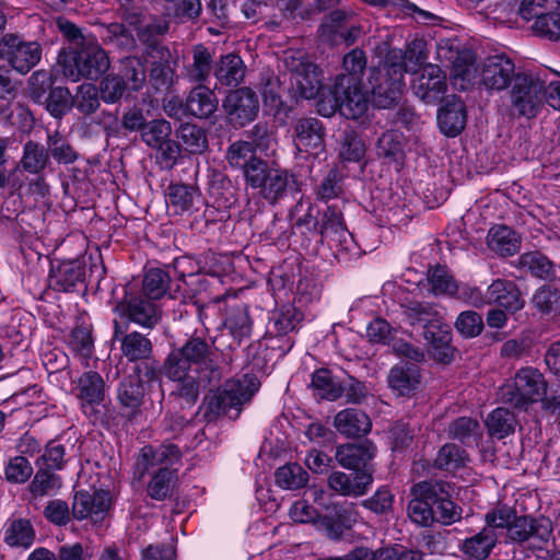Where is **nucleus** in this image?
<instances>
[{"label":"nucleus","mask_w":560,"mask_h":560,"mask_svg":"<svg viewBox=\"0 0 560 560\" xmlns=\"http://www.w3.org/2000/svg\"><path fill=\"white\" fill-rule=\"evenodd\" d=\"M432 493L423 498H415L408 504L409 518L420 526H431L434 523Z\"/></svg>","instance_id":"09e8293b"},{"label":"nucleus","mask_w":560,"mask_h":560,"mask_svg":"<svg viewBox=\"0 0 560 560\" xmlns=\"http://www.w3.org/2000/svg\"><path fill=\"white\" fill-rule=\"evenodd\" d=\"M334 427L342 435L357 438L368 434L372 423L365 412L355 408H348L335 416Z\"/></svg>","instance_id":"a878e982"},{"label":"nucleus","mask_w":560,"mask_h":560,"mask_svg":"<svg viewBox=\"0 0 560 560\" xmlns=\"http://www.w3.org/2000/svg\"><path fill=\"white\" fill-rule=\"evenodd\" d=\"M100 97L106 104H115L117 103L124 95V93L129 90L125 78H121L120 74H107L100 82Z\"/></svg>","instance_id":"864d4df0"},{"label":"nucleus","mask_w":560,"mask_h":560,"mask_svg":"<svg viewBox=\"0 0 560 560\" xmlns=\"http://www.w3.org/2000/svg\"><path fill=\"white\" fill-rule=\"evenodd\" d=\"M179 139L184 149L192 154H200L208 147L205 131L196 125H183L179 130Z\"/></svg>","instance_id":"603ef678"},{"label":"nucleus","mask_w":560,"mask_h":560,"mask_svg":"<svg viewBox=\"0 0 560 560\" xmlns=\"http://www.w3.org/2000/svg\"><path fill=\"white\" fill-rule=\"evenodd\" d=\"M295 145L299 151L310 152L323 147V126L316 118L300 119L295 126Z\"/></svg>","instance_id":"c85d7f7f"},{"label":"nucleus","mask_w":560,"mask_h":560,"mask_svg":"<svg viewBox=\"0 0 560 560\" xmlns=\"http://www.w3.org/2000/svg\"><path fill=\"white\" fill-rule=\"evenodd\" d=\"M255 144L248 141L233 142L228 149L226 159L231 166L243 168L247 185L259 188L261 196L275 203L285 195L292 175L287 170L255 156L256 149L268 151L272 141L265 131L258 136L260 128L255 127Z\"/></svg>","instance_id":"f257e3e1"},{"label":"nucleus","mask_w":560,"mask_h":560,"mask_svg":"<svg viewBox=\"0 0 560 560\" xmlns=\"http://www.w3.org/2000/svg\"><path fill=\"white\" fill-rule=\"evenodd\" d=\"M419 382V371L413 364L397 365L390 370L388 375L389 387L400 396L410 395Z\"/></svg>","instance_id":"72a5a7b5"},{"label":"nucleus","mask_w":560,"mask_h":560,"mask_svg":"<svg viewBox=\"0 0 560 560\" xmlns=\"http://www.w3.org/2000/svg\"><path fill=\"white\" fill-rule=\"evenodd\" d=\"M512 108L518 116L534 118L544 106V81L526 73H517L509 90Z\"/></svg>","instance_id":"1a4fd4ad"},{"label":"nucleus","mask_w":560,"mask_h":560,"mask_svg":"<svg viewBox=\"0 0 560 560\" xmlns=\"http://www.w3.org/2000/svg\"><path fill=\"white\" fill-rule=\"evenodd\" d=\"M347 19L348 14L343 11L337 10L331 12L320 25V39L331 45L340 44V36L345 28V21Z\"/></svg>","instance_id":"8fccbe9b"},{"label":"nucleus","mask_w":560,"mask_h":560,"mask_svg":"<svg viewBox=\"0 0 560 560\" xmlns=\"http://www.w3.org/2000/svg\"><path fill=\"white\" fill-rule=\"evenodd\" d=\"M312 385L320 398L335 400L341 395V388L334 382L328 370H317L313 374Z\"/></svg>","instance_id":"4d7b16f0"},{"label":"nucleus","mask_w":560,"mask_h":560,"mask_svg":"<svg viewBox=\"0 0 560 560\" xmlns=\"http://www.w3.org/2000/svg\"><path fill=\"white\" fill-rule=\"evenodd\" d=\"M105 396V383L102 376L93 371L83 373L78 380L77 397L80 400L81 407L85 413L89 409L100 405Z\"/></svg>","instance_id":"5701e85b"},{"label":"nucleus","mask_w":560,"mask_h":560,"mask_svg":"<svg viewBox=\"0 0 560 560\" xmlns=\"http://www.w3.org/2000/svg\"><path fill=\"white\" fill-rule=\"evenodd\" d=\"M42 50L34 42H23L8 34L0 40V57L20 73L28 72L40 60Z\"/></svg>","instance_id":"9b49d317"},{"label":"nucleus","mask_w":560,"mask_h":560,"mask_svg":"<svg viewBox=\"0 0 560 560\" xmlns=\"http://www.w3.org/2000/svg\"><path fill=\"white\" fill-rule=\"evenodd\" d=\"M260 386L255 375L244 374L241 378L228 381L223 388L208 399V408L213 413H228L248 402Z\"/></svg>","instance_id":"9d476101"},{"label":"nucleus","mask_w":560,"mask_h":560,"mask_svg":"<svg viewBox=\"0 0 560 560\" xmlns=\"http://www.w3.org/2000/svg\"><path fill=\"white\" fill-rule=\"evenodd\" d=\"M428 281L431 291L435 294L457 295L462 298L463 294L458 292V287L448 270L442 266H435L428 271Z\"/></svg>","instance_id":"a18cd8bd"},{"label":"nucleus","mask_w":560,"mask_h":560,"mask_svg":"<svg viewBox=\"0 0 560 560\" xmlns=\"http://www.w3.org/2000/svg\"><path fill=\"white\" fill-rule=\"evenodd\" d=\"M415 94L427 104L440 102L447 90L446 74L436 65H425L412 82Z\"/></svg>","instance_id":"2eb2a0df"},{"label":"nucleus","mask_w":560,"mask_h":560,"mask_svg":"<svg viewBox=\"0 0 560 560\" xmlns=\"http://www.w3.org/2000/svg\"><path fill=\"white\" fill-rule=\"evenodd\" d=\"M98 91L92 83L81 84L73 98V105L84 115L94 113L100 107Z\"/></svg>","instance_id":"5fc2aeb1"},{"label":"nucleus","mask_w":560,"mask_h":560,"mask_svg":"<svg viewBox=\"0 0 560 560\" xmlns=\"http://www.w3.org/2000/svg\"><path fill=\"white\" fill-rule=\"evenodd\" d=\"M469 460L467 453L455 444L442 446L435 458V465L440 469L455 471L464 467Z\"/></svg>","instance_id":"de8ad7c7"},{"label":"nucleus","mask_w":560,"mask_h":560,"mask_svg":"<svg viewBox=\"0 0 560 560\" xmlns=\"http://www.w3.org/2000/svg\"><path fill=\"white\" fill-rule=\"evenodd\" d=\"M423 48L424 43L415 39L408 44L404 56L400 50H392L385 65L372 70L370 84L377 107L388 108L399 102L405 88L404 73L416 71L424 62L427 56Z\"/></svg>","instance_id":"f03ea898"},{"label":"nucleus","mask_w":560,"mask_h":560,"mask_svg":"<svg viewBox=\"0 0 560 560\" xmlns=\"http://www.w3.org/2000/svg\"><path fill=\"white\" fill-rule=\"evenodd\" d=\"M174 81V69L170 62L164 60L162 52L161 61L154 62L150 70V82L156 91L168 90Z\"/></svg>","instance_id":"0e129e2a"},{"label":"nucleus","mask_w":560,"mask_h":560,"mask_svg":"<svg viewBox=\"0 0 560 560\" xmlns=\"http://www.w3.org/2000/svg\"><path fill=\"white\" fill-rule=\"evenodd\" d=\"M121 78H125L128 89L139 91L145 81V69L139 58L129 57L122 61Z\"/></svg>","instance_id":"6e6d98bb"},{"label":"nucleus","mask_w":560,"mask_h":560,"mask_svg":"<svg viewBox=\"0 0 560 560\" xmlns=\"http://www.w3.org/2000/svg\"><path fill=\"white\" fill-rule=\"evenodd\" d=\"M373 482L371 472H357L354 476L335 471L328 478V486L335 492L347 497H361L368 492Z\"/></svg>","instance_id":"412c9836"},{"label":"nucleus","mask_w":560,"mask_h":560,"mask_svg":"<svg viewBox=\"0 0 560 560\" xmlns=\"http://www.w3.org/2000/svg\"><path fill=\"white\" fill-rule=\"evenodd\" d=\"M84 267L80 260H67L52 265L49 273L50 288L68 292L84 279Z\"/></svg>","instance_id":"b1692460"},{"label":"nucleus","mask_w":560,"mask_h":560,"mask_svg":"<svg viewBox=\"0 0 560 560\" xmlns=\"http://www.w3.org/2000/svg\"><path fill=\"white\" fill-rule=\"evenodd\" d=\"M404 137L400 132L389 130L384 132L377 141V153L394 160H399L404 153Z\"/></svg>","instance_id":"e2e57ef3"},{"label":"nucleus","mask_w":560,"mask_h":560,"mask_svg":"<svg viewBox=\"0 0 560 560\" xmlns=\"http://www.w3.org/2000/svg\"><path fill=\"white\" fill-rule=\"evenodd\" d=\"M214 74L220 83L236 86L245 77V65L240 56L229 54L221 58Z\"/></svg>","instance_id":"f704fd0d"},{"label":"nucleus","mask_w":560,"mask_h":560,"mask_svg":"<svg viewBox=\"0 0 560 560\" xmlns=\"http://www.w3.org/2000/svg\"><path fill=\"white\" fill-rule=\"evenodd\" d=\"M410 325H421L429 352L440 362H450L453 357L452 332L439 311L429 303L412 302L405 307Z\"/></svg>","instance_id":"20e7f679"},{"label":"nucleus","mask_w":560,"mask_h":560,"mask_svg":"<svg viewBox=\"0 0 560 560\" xmlns=\"http://www.w3.org/2000/svg\"><path fill=\"white\" fill-rule=\"evenodd\" d=\"M548 383L536 368L524 366L500 387V399L513 408L528 412L547 394Z\"/></svg>","instance_id":"423d86ee"},{"label":"nucleus","mask_w":560,"mask_h":560,"mask_svg":"<svg viewBox=\"0 0 560 560\" xmlns=\"http://www.w3.org/2000/svg\"><path fill=\"white\" fill-rule=\"evenodd\" d=\"M275 481L282 489L296 490L306 486L308 474L298 464H287L276 470Z\"/></svg>","instance_id":"a19ab883"},{"label":"nucleus","mask_w":560,"mask_h":560,"mask_svg":"<svg viewBox=\"0 0 560 560\" xmlns=\"http://www.w3.org/2000/svg\"><path fill=\"white\" fill-rule=\"evenodd\" d=\"M533 303L544 314L560 313V294L549 285H544L535 292Z\"/></svg>","instance_id":"680f3d73"},{"label":"nucleus","mask_w":560,"mask_h":560,"mask_svg":"<svg viewBox=\"0 0 560 560\" xmlns=\"http://www.w3.org/2000/svg\"><path fill=\"white\" fill-rule=\"evenodd\" d=\"M223 106L231 121L244 126L255 119L259 102L255 92L243 88L229 93Z\"/></svg>","instance_id":"f3484780"},{"label":"nucleus","mask_w":560,"mask_h":560,"mask_svg":"<svg viewBox=\"0 0 560 560\" xmlns=\"http://www.w3.org/2000/svg\"><path fill=\"white\" fill-rule=\"evenodd\" d=\"M49 161V154L46 149L33 141H28L24 145L21 166L31 174H37L46 167Z\"/></svg>","instance_id":"c03bdc74"},{"label":"nucleus","mask_w":560,"mask_h":560,"mask_svg":"<svg viewBox=\"0 0 560 560\" xmlns=\"http://www.w3.org/2000/svg\"><path fill=\"white\" fill-rule=\"evenodd\" d=\"M498 541L497 534L491 528H483L478 534L463 541L460 550L472 560L486 559Z\"/></svg>","instance_id":"473e14b6"},{"label":"nucleus","mask_w":560,"mask_h":560,"mask_svg":"<svg viewBox=\"0 0 560 560\" xmlns=\"http://www.w3.org/2000/svg\"><path fill=\"white\" fill-rule=\"evenodd\" d=\"M60 488V477L48 469H39L30 485V490L35 497L56 494Z\"/></svg>","instance_id":"3c124183"},{"label":"nucleus","mask_w":560,"mask_h":560,"mask_svg":"<svg viewBox=\"0 0 560 560\" xmlns=\"http://www.w3.org/2000/svg\"><path fill=\"white\" fill-rule=\"evenodd\" d=\"M516 75L512 60L499 55L488 57L480 69L481 83L489 90L511 88Z\"/></svg>","instance_id":"dca6fc26"},{"label":"nucleus","mask_w":560,"mask_h":560,"mask_svg":"<svg viewBox=\"0 0 560 560\" xmlns=\"http://www.w3.org/2000/svg\"><path fill=\"white\" fill-rule=\"evenodd\" d=\"M480 70L470 51H463L453 61L451 71V83L456 90L465 91L477 82Z\"/></svg>","instance_id":"bb28decb"},{"label":"nucleus","mask_w":560,"mask_h":560,"mask_svg":"<svg viewBox=\"0 0 560 560\" xmlns=\"http://www.w3.org/2000/svg\"><path fill=\"white\" fill-rule=\"evenodd\" d=\"M184 355L195 368L207 360L210 353L209 345L200 338L189 339L182 348L175 349Z\"/></svg>","instance_id":"338daca9"},{"label":"nucleus","mask_w":560,"mask_h":560,"mask_svg":"<svg viewBox=\"0 0 560 560\" xmlns=\"http://www.w3.org/2000/svg\"><path fill=\"white\" fill-rule=\"evenodd\" d=\"M109 505L110 495L108 491L97 490L93 493L78 491L73 499L72 513L77 520L91 518L93 522H100Z\"/></svg>","instance_id":"6ab92c4d"},{"label":"nucleus","mask_w":560,"mask_h":560,"mask_svg":"<svg viewBox=\"0 0 560 560\" xmlns=\"http://www.w3.org/2000/svg\"><path fill=\"white\" fill-rule=\"evenodd\" d=\"M143 394L139 375H129L120 383L118 399L125 407L136 410L141 405Z\"/></svg>","instance_id":"49530a36"},{"label":"nucleus","mask_w":560,"mask_h":560,"mask_svg":"<svg viewBox=\"0 0 560 560\" xmlns=\"http://www.w3.org/2000/svg\"><path fill=\"white\" fill-rule=\"evenodd\" d=\"M375 455V450L370 443L345 444L337 447L335 457L340 466L358 472H371L369 462Z\"/></svg>","instance_id":"aec40b11"},{"label":"nucleus","mask_w":560,"mask_h":560,"mask_svg":"<svg viewBox=\"0 0 560 560\" xmlns=\"http://www.w3.org/2000/svg\"><path fill=\"white\" fill-rule=\"evenodd\" d=\"M489 303H495L509 312H516L524 306L520 291L512 281L498 279L493 281L487 291Z\"/></svg>","instance_id":"cd10ccee"},{"label":"nucleus","mask_w":560,"mask_h":560,"mask_svg":"<svg viewBox=\"0 0 560 560\" xmlns=\"http://www.w3.org/2000/svg\"><path fill=\"white\" fill-rule=\"evenodd\" d=\"M62 73L73 82L97 79L109 68V59L94 40H84L80 47H69L59 56Z\"/></svg>","instance_id":"0eeeda50"},{"label":"nucleus","mask_w":560,"mask_h":560,"mask_svg":"<svg viewBox=\"0 0 560 560\" xmlns=\"http://www.w3.org/2000/svg\"><path fill=\"white\" fill-rule=\"evenodd\" d=\"M455 328L462 336L472 338L482 331L483 320L478 313L465 311L458 315L455 322Z\"/></svg>","instance_id":"774afa93"},{"label":"nucleus","mask_w":560,"mask_h":560,"mask_svg":"<svg viewBox=\"0 0 560 560\" xmlns=\"http://www.w3.org/2000/svg\"><path fill=\"white\" fill-rule=\"evenodd\" d=\"M285 68L291 73V91L296 97L312 100L318 96L317 103L328 91L323 84V72L308 61L302 51H287L283 57Z\"/></svg>","instance_id":"6e6552de"},{"label":"nucleus","mask_w":560,"mask_h":560,"mask_svg":"<svg viewBox=\"0 0 560 560\" xmlns=\"http://www.w3.org/2000/svg\"><path fill=\"white\" fill-rule=\"evenodd\" d=\"M431 499H433L434 522L451 525L460 520L462 509L453 501L438 498L435 494H432Z\"/></svg>","instance_id":"13d9d810"},{"label":"nucleus","mask_w":560,"mask_h":560,"mask_svg":"<svg viewBox=\"0 0 560 560\" xmlns=\"http://www.w3.org/2000/svg\"><path fill=\"white\" fill-rule=\"evenodd\" d=\"M520 269L529 271L533 276L550 280L555 276L553 264L541 253L528 252L522 254L514 262Z\"/></svg>","instance_id":"c9c22d12"},{"label":"nucleus","mask_w":560,"mask_h":560,"mask_svg":"<svg viewBox=\"0 0 560 560\" xmlns=\"http://www.w3.org/2000/svg\"><path fill=\"white\" fill-rule=\"evenodd\" d=\"M168 279L167 273L163 270L159 268L150 269L143 280L144 294L151 300L162 298L166 292Z\"/></svg>","instance_id":"bf43d9fd"},{"label":"nucleus","mask_w":560,"mask_h":560,"mask_svg":"<svg viewBox=\"0 0 560 560\" xmlns=\"http://www.w3.org/2000/svg\"><path fill=\"white\" fill-rule=\"evenodd\" d=\"M5 478L13 483H24L33 474L31 463L24 456H14L5 465Z\"/></svg>","instance_id":"69168bd1"},{"label":"nucleus","mask_w":560,"mask_h":560,"mask_svg":"<svg viewBox=\"0 0 560 560\" xmlns=\"http://www.w3.org/2000/svg\"><path fill=\"white\" fill-rule=\"evenodd\" d=\"M211 71V55L208 49L201 45L194 48V61L188 70L191 81L200 82L208 78Z\"/></svg>","instance_id":"052dcab7"},{"label":"nucleus","mask_w":560,"mask_h":560,"mask_svg":"<svg viewBox=\"0 0 560 560\" xmlns=\"http://www.w3.org/2000/svg\"><path fill=\"white\" fill-rule=\"evenodd\" d=\"M128 315L130 320L143 327H153L159 319L155 304L141 298L129 302Z\"/></svg>","instance_id":"37998d69"},{"label":"nucleus","mask_w":560,"mask_h":560,"mask_svg":"<svg viewBox=\"0 0 560 560\" xmlns=\"http://www.w3.org/2000/svg\"><path fill=\"white\" fill-rule=\"evenodd\" d=\"M200 199L199 190L186 184H171L165 194L168 211L175 215L190 214Z\"/></svg>","instance_id":"4be33fe9"},{"label":"nucleus","mask_w":560,"mask_h":560,"mask_svg":"<svg viewBox=\"0 0 560 560\" xmlns=\"http://www.w3.org/2000/svg\"><path fill=\"white\" fill-rule=\"evenodd\" d=\"M35 539L30 521L18 518L8 522L4 530V541L12 547L28 548Z\"/></svg>","instance_id":"4c0bfd02"},{"label":"nucleus","mask_w":560,"mask_h":560,"mask_svg":"<svg viewBox=\"0 0 560 560\" xmlns=\"http://www.w3.org/2000/svg\"><path fill=\"white\" fill-rule=\"evenodd\" d=\"M319 233L322 241L327 243L338 258L354 247L352 235L343 225L341 214L335 209L327 208L324 212Z\"/></svg>","instance_id":"4468645a"},{"label":"nucleus","mask_w":560,"mask_h":560,"mask_svg":"<svg viewBox=\"0 0 560 560\" xmlns=\"http://www.w3.org/2000/svg\"><path fill=\"white\" fill-rule=\"evenodd\" d=\"M448 435L468 446H477L481 438L480 425L471 418L460 417L451 423Z\"/></svg>","instance_id":"79ce46f5"},{"label":"nucleus","mask_w":560,"mask_h":560,"mask_svg":"<svg viewBox=\"0 0 560 560\" xmlns=\"http://www.w3.org/2000/svg\"><path fill=\"white\" fill-rule=\"evenodd\" d=\"M163 372L167 378L177 383V390L182 397L188 401H194L197 398L198 368H195L184 355L173 350L163 365Z\"/></svg>","instance_id":"f8f14e48"},{"label":"nucleus","mask_w":560,"mask_h":560,"mask_svg":"<svg viewBox=\"0 0 560 560\" xmlns=\"http://www.w3.org/2000/svg\"><path fill=\"white\" fill-rule=\"evenodd\" d=\"M486 425L491 436L503 439L514 432L516 419L512 411L499 407L488 416Z\"/></svg>","instance_id":"58836bf2"},{"label":"nucleus","mask_w":560,"mask_h":560,"mask_svg":"<svg viewBox=\"0 0 560 560\" xmlns=\"http://www.w3.org/2000/svg\"><path fill=\"white\" fill-rule=\"evenodd\" d=\"M369 104L368 93L362 90L361 82L339 75L334 89L317 103V112L324 117H330L338 110L347 119H358L365 115Z\"/></svg>","instance_id":"39448f33"},{"label":"nucleus","mask_w":560,"mask_h":560,"mask_svg":"<svg viewBox=\"0 0 560 560\" xmlns=\"http://www.w3.org/2000/svg\"><path fill=\"white\" fill-rule=\"evenodd\" d=\"M553 7V3L548 2V0H523L520 7V15L525 21H533L532 30H539L547 34H557L560 32V19L555 18L553 21V31L546 30V24L544 22L542 15Z\"/></svg>","instance_id":"2f4dec72"},{"label":"nucleus","mask_w":560,"mask_h":560,"mask_svg":"<svg viewBox=\"0 0 560 560\" xmlns=\"http://www.w3.org/2000/svg\"><path fill=\"white\" fill-rule=\"evenodd\" d=\"M224 326L238 342L248 338L252 332V320L247 307L242 304L231 308L225 317Z\"/></svg>","instance_id":"ea45409f"},{"label":"nucleus","mask_w":560,"mask_h":560,"mask_svg":"<svg viewBox=\"0 0 560 560\" xmlns=\"http://www.w3.org/2000/svg\"><path fill=\"white\" fill-rule=\"evenodd\" d=\"M553 534V525L548 517L516 516L512 520L509 529V539L517 542L534 540L536 548L542 549Z\"/></svg>","instance_id":"ddd939ff"},{"label":"nucleus","mask_w":560,"mask_h":560,"mask_svg":"<svg viewBox=\"0 0 560 560\" xmlns=\"http://www.w3.org/2000/svg\"><path fill=\"white\" fill-rule=\"evenodd\" d=\"M438 124L441 131L447 137H456L466 125V108L464 103L455 96L439 110Z\"/></svg>","instance_id":"393cba45"},{"label":"nucleus","mask_w":560,"mask_h":560,"mask_svg":"<svg viewBox=\"0 0 560 560\" xmlns=\"http://www.w3.org/2000/svg\"><path fill=\"white\" fill-rule=\"evenodd\" d=\"M217 107L218 98L213 91L205 85L192 89L186 100L187 113L198 118L211 116Z\"/></svg>","instance_id":"7c9ffc66"},{"label":"nucleus","mask_w":560,"mask_h":560,"mask_svg":"<svg viewBox=\"0 0 560 560\" xmlns=\"http://www.w3.org/2000/svg\"><path fill=\"white\" fill-rule=\"evenodd\" d=\"M180 457V452L173 444H164L159 447L144 446L136 463L138 479H142L145 472L153 468L158 471L152 476L148 485V493L154 500H164L171 492L175 480V471L171 469Z\"/></svg>","instance_id":"7ed1b4c3"},{"label":"nucleus","mask_w":560,"mask_h":560,"mask_svg":"<svg viewBox=\"0 0 560 560\" xmlns=\"http://www.w3.org/2000/svg\"><path fill=\"white\" fill-rule=\"evenodd\" d=\"M120 351L130 362L148 359L152 352V343L144 335L133 331L120 339Z\"/></svg>","instance_id":"e433bc0d"},{"label":"nucleus","mask_w":560,"mask_h":560,"mask_svg":"<svg viewBox=\"0 0 560 560\" xmlns=\"http://www.w3.org/2000/svg\"><path fill=\"white\" fill-rule=\"evenodd\" d=\"M487 244L500 256H512L521 248V237L506 225H494L488 232Z\"/></svg>","instance_id":"c756f323"},{"label":"nucleus","mask_w":560,"mask_h":560,"mask_svg":"<svg viewBox=\"0 0 560 560\" xmlns=\"http://www.w3.org/2000/svg\"><path fill=\"white\" fill-rule=\"evenodd\" d=\"M172 126L165 119H153L141 132L142 141L150 148L159 150L167 160H176L179 154L178 144L171 139Z\"/></svg>","instance_id":"a211bd4d"}]
</instances>
